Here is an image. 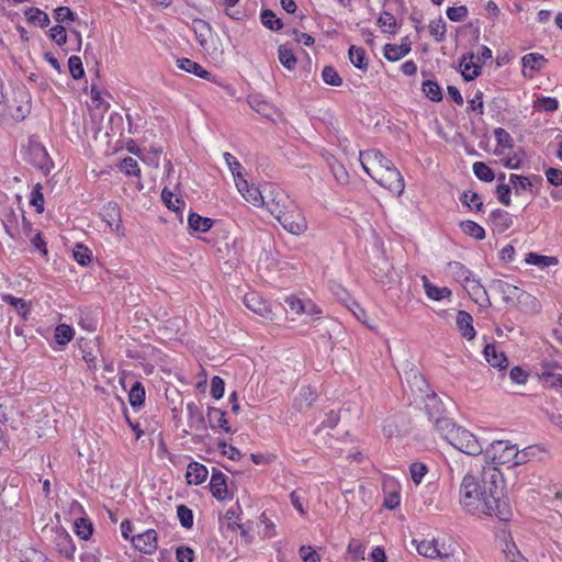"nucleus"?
Masks as SVG:
<instances>
[{"label": "nucleus", "instance_id": "nucleus-15", "mask_svg": "<svg viewBox=\"0 0 562 562\" xmlns=\"http://www.w3.org/2000/svg\"><path fill=\"white\" fill-rule=\"evenodd\" d=\"M548 63V59L538 53H529L526 54L521 58V65L524 67L522 74L525 77H532V74L536 71H540L546 64Z\"/></svg>", "mask_w": 562, "mask_h": 562}, {"label": "nucleus", "instance_id": "nucleus-27", "mask_svg": "<svg viewBox=\"0 0 562 562\" xmlns=\"http://www.w3.org/2000/svg\"><path fill=\"white\" fill-rule=\"evenodd\" d=\"M473 59H474L473 54L469 55V60L465 56L461 59L460 68H461L462 77L465 81H471V80L475 79L476 77H479L481 74V66L479 64L474 63Z\"/></svg>", "mask_w": 562, "mask_h": 562}, {"label": "nucleus", "instance_id": "nucleus-30", "mask_svg": "<svg viewBox=\"0 0 562 562\" xmlns=\"http://www.w3.org/2000/svg\"><path fill=\"white\" fill-rule=\"evenodd\" d=\"M30 104L29 102H23L22 104H19V105H5L3 104V108L1 109V111L4 113L3 115H1L0 117H11L15 121H21L23 119L26 117V115L30 113Z\"/></svg>", "mask_w": 562, "mask_h": 562}, {"label": "nucleus", "instance_id": "nucleus-8", "mask_svg": "<svg viewBox=\"0 0 562 562\" xmlns=\"http://www.w3.org/2000/svg\"><path fill=\"white\" fill-rule=\"evenodd\" d=\"M360 164L371 178L375 177L389 162L390 159L383 156L378 149H369L359 153Z\"/></svg>", "mask_w": 562, "mask_h": 562}, {"label": "nucleus", "instance_id": "nucleus-32", "mask_svg": "<svg viewBox=\"0 0 562 562\" xmlns=\"http://www.w3.org/2000/svg\"><path fill=\"white\" fill-rule=\"evenodd\" d=\"M411 52V45L407 43L401 45L386 44L384 46V57L390 61H396Z\"/></svg>", "mask_w": 562, "mask_h": 562}, {"label": "nucleus", "instance_id": "nucleus-21", "mask_svg": "<svg viewBox=\"0 0 562 562\" xmlns=\"http://www.w3.org/2000/svg\"><path fill=\"white\" fill-rule=\"evenodd\" d=\"M248 104L254 111L267 119H272L277 114L274 105L259 95H250L248 98Z\"/></svg>", "mask_w": 562, "mask_h": 562}, {"label": "nucleus", "instance_id": "nucleus-4", "mask_svg": "<svg viewBox=\"0 0 562 562\" xmlns=\"http://www.w3.org/2000/svg\"><path fill=\"white\" fill-rule=\"evenodd\" d=\"M448 442L459 451L470 456H479L483 450L476 437L460 426L450 434Z\"/></svg>", "mask_w": 562, "mask_h": 562}, {"label": "nucleus", "instance_id": "nucleus-63", "mask_svg": "<svg viewBox=\"0 0 562 562\" xmlns=\"http://www.w3.org/2000/svg\"><path fill=\"white\" fill-rule=\"evenodd\" d=\"M348 553L351 554V557L355 560H363L364 553H366V547L361 541H359L357 539H352V540H350V542L348 544Z\"/></svg>", "mask_w": 562, "mask_h": 562}, {"label": "nucleus", "instance_id": "nucleus-12", "mask_svg": "<svg viewBox=\"0 0 562 562\" xmlns=\"http://www.w3.org/2000/svg\"><path fill=\"white\" fill-rule=\"evenodd\" d=\"M131 541L142 553L153 554L157 550V532L154 529L133 536Z\"/></svg>", "mask_w": 562, "mask_h": 562}, {"label": "nucleus", "instance_id": "nucleus-11", "mask_svg": "<svg viewBox=\"0 0 562 562\" xmlns=\"http://www.w3.org/2000/svg\"><path fill=\"white\" fill-rule=\"evenodd\" d=\"M235 186L241 196L254 206H263L265 195L255 184L249 183L245 177L237 178Z\"/></svg>", "mask_w": 562, "mask_h": 562}, {"label": "nucleus", "instance_id": "nucleus-18", "mask_svg": "<svg viewBox=\"0 0 562 562\" xmlns=\"http://www.w3.org/2000/svg\"><path fill=\"white\" fill-rule=\"evenodd\" d=\"M192 30L195 34V38L200 46L204 50H210L209 40L212 37V27L211 25L201 19H195L192 21Z\"/></svg>", "mask_w": 562, "mask_h": 562}, {"label": "nucleus", "instance_id": "nucleus-29", "mask_svg": "<svg viewBox=\"0 0 562 562\" xmlns=\"http://www.w3.org/2000/svg\"><path fill=\"white\" fill-rule=\"evenodd\" d=\"M188 224L194 232L205 233L212 228L213 220L191 212L188 216Z\"/></svg>", "mask_w": 562, "mask_h": 562}, {"label": "nucleus", "instance_id": "nucleus-33", "mask_svg": "<svg viewBox=\"0 0 562 562\" xmlns=\"http://www.w3.org/2000/svg\"><path fill=\"white\" fill-rule=\"evenodd\" d=\"M449 270L454 276V278L463 283V285H467L471 280H474V276L472 271H470L465 266H463L461 262L458 261H451L448 265Z\"/></svg>", "mask_w": 562, "mask_h": 562}, {"label": "nucleus", "instance_id": "nucleus-14", "mask_svg": "<svg viewBox=\"0 0 562 562\" xmlns=\"http://www.w3.org/2000/svg\"><path fill=\"white\" fill-rule=\"evenodd\" d=\"M54 543L60 555L65 557L68 560L74 559L76 547L72 542L71 536L67 531L63 529L56 530Z\"/></svg>", "mask_w": 562, "mask_h": 562}, {"label": "nucleus", "instance_id": "nucleus-7", "mask_svg": "<svg viewBox=\"0 0 562 562\" xmlns=\"http://www.w3.org/2000/svg\"><path fill=\"white\" fill-rule=\"evenodd\" d=\"M0 423L14 430L23 425V414L12 397H0Z\"/></svg>", "mask_w": 562, "mask_h": 562}, {"label": "nucleus", "instance_id": "nucleus-58", "mask_svg": "<svg viewBox=\"0 0 562 562\" xmlns=\"http://www.w3.org/2000/svg\"><path fill=\"white\" fill-rule=\"evenodd\" d=\"M68 68H69V72L74 79H80L85 75L82 61H81L80 57H78V56H71L68 59Z\"/></svg>", "mask_w": 562, "mask_h": 562}, {"label": "nucleus", "instance_id": "nucleus-9", "mask_svg": "<svg viewBox=\"0 0 562 562\" xmlns=\"http://www.w3.org/2000/svg\"><path fill=\"white\" fill-rule=\"evenodd\" d=\"M498 290L503 293V297L506 302L518 301L519 303H526L530 305L533 311H538V300L533 295L520 290L519 288L510 283L499 281Z\"/></svg>", "mask_w": 562, "mask_h": 562}, {"label": "nucleus", "instance_id": "nucleus-50", "mask_svg": "<svg viewBox=\"0 0 562 562\" xmlns=\"http://www.w3.org/2000/svg\"><path fill=\"white\" fill-rule=\"evenodd\" d=\"M74 259L81 266H87L91 261V250L82 244H77L72 251Z\"/></svg>", "mask_w": 562, "mask_h": 562}, {"label": "nucleus", "instance_id": "nucleus-52", "mask_svg": "<svg viewBox=\"0 0 562 562\" xmlns=\"http://www.w3.org/2000/svg\"><path fill=\"white\" fill-rule=\"evenodd\" d=\"M2 301L13 306L23 317H25L29 313L27 303L25 300L15 297L11 294H5L2 296Z\"/></svg>", "mask_w": 562, "mask_h": 562}, {"label": "nucleus", "instance_id": "nucleus-31", "mask_svg": "<svg viewBox=\"0 0 562 562\" xmlns=\"http://www.w3.org/2000/svg\"><path fill=\"white\" fill-rule=\"evenodd\" d=\"M187 411L189 414V426L194 430H205V420L198 406L192 402L188 403Z\"/></svg>", "mask_w": 562, "mask_h": 562}, {"label": "nucleus", "instance_id": "nucleus-16", "mask_svg": "<svg viewBox=\"0 0 562 562\" xmlns=\"http://www.w3.org/2000/svg\"><path fill=\"white\" fill-rule=\"evenodd\" d=\"M226 479L227 477L223 472L213 469L210 481V490L212 492V495L218 501H224L225 498H227L228 491Z\"/></svg>", "mask_w": 562, "mask_h": 562}, {"label": "nucleus", "instance_id": "nucleus-17", "mask_svg": "<svg viewBox=\"0 0 562 562\" xmlns=\"http://www.w3.org/2000/svg\"><path fill=\"white\" fill-rule=\"evenodd\" d=\"M316 397L317 394L311 386H303L294 397L293 408L297 412H304L313 405Z\"/></svg>", "mask_w": 562, "mask_h": 562}, {"label": "nucleus", "instance_id": "nucleus-2", "mask_svg": "<svg viewBox=\"0 0 562 562\" xmlns=\"http://www.w3.org/2000/svg\"><path fill=\"white\" fill-rule=\"evenodd\" d=\"M517 446L507 440H495L485 451V457L494 464L516 467Z\"/></svg>", "mask_w": 562, "mask_h": 562}, {"label": "nucleus", "instance_id": "nucleus-48", "mask_svg": "<svg viewBox=\"0 0 562 562\" xmlns=\"http://www.w3.org/2000/svg\"><path fill=\"white\" fill-rule=\"evenodd\" d=\"M474 175L484 182H491L495 178L494 171L484 162L476 161L473 164Z\"/></svg>", "mask_w": 562, "mask_h": 562}, {"label": "nucleus", "instance_id": "nucleus-46", "mask_svg": "<svg viewBox=\"0 0 562 562\" xmlns=\"http://www.w3.org/2000/svg\"><path fill=\"white\" fill-rule=\"evenodd\" d=\"M128 401L131 406L138 407L145 401V389L140 382H135L130 390Z\"/></svg>", "mask_w": 562, "mask_h": 562}, {"label": "nucleus", "instance_id": "nucleus-55", "mask_svg": "<svg viewBox=\"0 0 562 562\" xmlns=\"http://www.w3.org/2000/svg\"><path fill=\"white\" fill-rule=\"evenodd\" d=\"M177 516L182 527L190 529L193 526V513L186 505L177 507Z\"/></svg>", "mask_w": 562, "mask_h": 562}, {"label": "nucleus", "instance_id": "nucleus-54", "mask_svg": "<svg viewBox=\"0 0 562 562\" xmlns=\"http://www.w3.org/2000/svg\"><path fill=\"white\" fill-rule=\"evenodd\" d=\"M495 140L498 146L503 148H512L514 146V139L512 135L503 127L494 130Z\"/></svg>", "mask_w": 562, "mask_h": 562}, {"label": "nucleus", "instance_id": "nucleus-37", "mask_svg": "<svg viewBox=\"0 0 562 562\" xmlns=\"http://www.w3.org/2000/svg\"><path fill=\"white\" fill-rule=\"evenodd\" d=\"M278 57L280 63L288 70H294L297 64V59L293 54L292 49L286 45H281L278 49Z\"/></svg>", "mask_w": 562, "mask_h": 562}, {"label": "nucleus", "instance_id": "nucleus-19", "mask_svg": "<svg viewBox=\"0 0 562 562\" xmlns=\"http://www.w3.org/2000/svg\"><path fill=\"white\" fill-rule=\"evenodd\" d=\"M209 424L212 429H221L227 434L232 432L226 413L221 408L209 407L207 409Z\"/></svg>", "mask_w": 562, "mask_h": 562}, {"label": "nucleus", "instance_id": "nucleus-60", "mask_svg": "<svg viewBox=\"0 0 562 562\" xmlns=\"http://www.w3.org/2000/svg\"><path fill=\"white\" fill-rule=\"evenodd\" d=\"M76 533L83 540L89 539L92 533V525L85 518L75 521Z\"/></svg>", "mask_w": 562, "mask_h": 562}, {"label": "nucleus", "instance_id": "nucleus-5", "mask_svg": "<svg viewBox=\"0 0 562 562\" xmlns=\"http://www.w3.org/2000/svg\"><path fill=\"white\" fill-rule=\"evenodd\" d=\"M372 179L396 196H400L405 189L404 179L392 161Z\"/></svg>", "mask_w": 562, "mask_h": 562}, {"label": "nucleus", "instance_id": "nucleus-51", "mask_svg": "<svg viewBox=\"0 0 562 562\" xmlns=\"http://www.w3.org/2000/svg\"><path fill=\"white\" fill-rule=\"evenodd\" d=\"M261 22L266 27L272 31H278L283 26L281 20L277 18L271 10H263L261 12Z\"/></svg>", "mask_w": 562, "mask_h": 562}, {"label": "nucleus", "instance_id": "nucleus-34", "mask_svg": "<svg viewBox=\"0 0 562 562\" xmlns=\"http://www.w3.org/2000/svg\"><path fill=\"white\" fill-rule=\"evenodd\" d=\"M423 283L426 295L434 301H441L451 295V291L448 288L436 286L426 277H423Z\"/></svg>", "mask_w": 562, "mask_h": 562}, {"label": "nucleus", "instance_id": "nucleus-43", "mask_svg": "<svg viewBox=\"0 0 562 562\" xmlns=\"http://www.w3.org/2000/svg\"><path fill=\"white\" fill-rule=\"evenodd\" d=\"M435 426L441 437L447 441L450 439V434H452L453 430L459 427L450 418L447 417L437 418Z\"/></svg>", "mask_w": 562, "mask_h": 562}, {"label": "nucleus", "instance_id": "nucleus-44", "mask_svg": "<svg viewBox=\"0 0 562 562\" xmlns=\"http://www.w3.org/2000/svg\"><path fill=\"white\" fill-rule=\"evenodd\" d=\"M423 92L427 98H429L434 102H439L442 100L441 88L436 81L426 80L423 82L422 87Z\"/></svg>", "mask_w": 562, "mask_h": 562}, {"label": "nucleus", "instance_id": "nucleus-47", "mask_svg": "<svg viewBox=\"0 0 562 562\" xmlns=\"http://www.w3.org/2000/svg\"><path fill=\"white\" fill-rule=\"evenodd\" d=\"M539 452H541V449L539 446H529V447L524 448L522 450L517 449L516 467L529 462Z\"/></svg>", "mask_w": 562, "mask_h": 562}, {"label": "nucleus", "instance_id": "nucleus-22", "mask_svg": "<svg viewBox=\"0 0 562 562\" xmlns=\"http://www.w3.org/2000/svg\"><path fill=\"white\" fill-rule=\"evenodd\" d=\"M244 303L248 310L252 311L254 313H256L258 315L265 316V315L269 314V312H270V308H269L267 302L259 294H257L255 292L247 293L244 296Z\"/></svg>", "mask_w": 562, "mask_h": 562}, {"label": "nucleus", "instance_id": "nucleus-24", "mask_svg": "<svg viewBox=\"0 0 562 562\" xmlns=\"http://www.w3.org/2000/svg\"><path fill=\"white\" fill-rule=\"evenodd\" d=\"M467 291L469 292L472 300L481 306H487L491 304L490 297L487 295L484 286L476 280H471L467 285H464Z\"/></svg>", "mask_w": 562, "mask_h": 562}, {"label": "nucleus", "instance_id": "nucleus-57", "mask_svg": "<svg viewBox=\"0 0 562 562\" xmlns=\"http://www.w3.org/2000/svg\"><path fill=\"white\" fill-rule=\"evenodd\" d=\"M329 168H330L331 173L334 175L335 179L340 184L348 183L349 175H348L346 168L341 164H339L337 161H331V162H329Z\"/></svg>", "mask_w": 562, "mask_h": 562}, {"label": "nucleus", "instance_id": "nucleus-62", "mask_svg": "<svg viewBox=\"0 0 562 562\" xmlns=\"http://www.w3.org/2000/svg\"><path fill=\"white\" fill-rule=\"evenodd\" d=\"M121 169L127 176H136L139 177L140 169L138 167L137 161L132 157H125L121 162Z\"/></svg>", "mask_w": 562, "mask_h": 562}, {"label": "nucleus", "instance_id": "nucleus-35", "mask_svg": "<svg viewBox=\"0 0 562 562\" xmlns=\"http://www.w3.org/2000/svg\"><path fill=\"white\" fill-rule=\"evenodd\" d=\"M350 63L360 70H367L368 68V58L364 48L358 46H350L349 52Z\"/></svg>", "mask_w": 562, "mask_h": 562}, {"label": "nucleus", "instance_id": "nucleus-25", "mask_svg": "<svg viewBox=\"0 0 562 562\" xmlns=\"http://www.w3.org/2000/svg\"><path fill=\"white\" fill-rule=\"evenodd\" d=\"M490 221H491L493 228L499 234L507 231L513 224L510 214L508 212H506L504 210H499V209L493 211L490 214Z\"/></svg>", "mask_w": 562, "mask_h": 562}, {"label": "nucleus", "instance_id": "nucleus-26", "mask_svg": "<svg viewBox=\"0 0 562 562\" xmlns=\"http://www.w3.org/2000/svg\"><path fill=\"white\" fill-rule=\"evenodd\" d=\"M473 318L465 311H459L457 315V326L461 331L462 336L467 339H473L475 337V330L473 328Z\"/></svg>", "mask_w": 562, "mask_h": 562}, {"label": "nucleus", "instance_id": "nucleus-28", "mask_svg": "<svg viewBox=\"0 0 562 562\" xmlns=\"http://www.w3.org/2000/svg\"><path fill=\"white\" fill-rule=\"evenodd\" d=\"M177 65L180 69L187 72L194 74L195 76L206 80H211V72L205 70L200 64H198L194 60H191L189 58H180L177 60Z\"/></svg>", "mask_w": 562, "mask_h": 562}, {"label": "nucleus", "instance_id": "nucleus-61", "mask_svg": "<svg viewBox=\"0 0 562 562\" xmlns=\"http://www.w3.org/2000/svg\"><path fill=\"white\" fill-rule=\"evenodd\" d=\"M74 330L68 325H59L56 328L55 337L56 341L60 345H65L72 339Z\"/></svg>", "mask_w": 562, "mask_h": 562}, {"label": "nucleus", "instance_id": "nucleus-41", "mask_svg": "<svg viewBox=\"0 0 562 562\" xmlns=\"http://www.w3.org/2000/svg\"><path fill=\"white\" fill-rule=\"evenodd\" d=\"M461 229L465 235H469L476 240H482L485 238V231L482 226L473 221H464L461 223Z\"/></svg>", "mask_w": 562, "mask_h": 562}, {"label": "nucleus", "instance_id": "nucleus-23", "mask_svg": "<svg viewBox=\"0 0 562 562\" xmlns=\"http://www.w3.org/2000/svg\"><path fill=\"white\" fill-rule=\"evenodd\" d=\"M209 475L206 467L199 462H190L187 469L186 477L189 484H202Z\"/></svg>", "mask_w": 562, "mask_h": 562}, {"label": "nucleus", "instance_id": "nucleus-38", "mask_svg": "<svg viewBox=\"0 0 562 562\" xmlns=\"http://www.w3.org/2000/svg\"><path fill=\"white\" fill-rule=\"evenodd\" d=\"M413 544H415L417 552L420 555L426 558L435 559L437 558V540H423L420 542L413 540Z\"/></svg>", "mask_w": 562, "mask_h": 562}, {"label": "nucleus", "instance_id": "nucleus-1", "mask_svg": "<svg viewBox=\"0 0 562 562\" xmlns=\"http://www.w3.org/2000/svg\"><path fill=\"white\" fill-rule=\"evenodd\" d=\"M496 468L484 471L481 479L473 474L464 475L460 485V503L472 515L495 516L508 521L513 516L512 507L504 497V488L498 484Z\"/></svg>", "mask_w": 562, "mask_h": 562}, {"label": "nucleus", "instance_id": "nucleus-13", "mask_svg": "<svg viewBox=\"0 0 562 562\" xmlns=\"http://www.w3.org/2000/svg\"><path fill=\"white\" fill-rule=\"evenodd\" d=\"M101 218L113 232H119L121 228V210L116 202L110 201L104 204L100 211Z\"/></svg>", "mask_w": 562, "mask_h": 562}, {"label": "nucleus", "instance_id": "nucleus-49", "mask_svg": "<svg viewBox=\"0 0 562 562\" xmlns=\"http://www.w3.org/2000/svg\"><path fill=\"white\" fill-rule=\"evenodd\" d=\"M509 182L513 184L516 194L531 190L532 187L529 178L514 173L509 176Z\"/></svg>", "mask_w": 562, "mask_h": 562}, {"label": "nucleus", "instance_id": "nucleus-45", "mask_svg": "<svg viewBox=\"0 0 562 562\" xmlns=\"http://www.w3.org/2000/svg\"><path fill=\"white\" fill-rule=\"evenodd\" d=\"M429 33L436 42H442L446 38V22L442 18L430 21Z\"/></svg>", "mask_w": 562, "mask_h": 562}, {"label": "nucleus", "instance_id": "nucleus-56", "mask_svg": "<svg viewBox=\"0 0 562 562\" xmlns=\"http://www.w3.org/2000/svg\"><path fill=\"white\" fill-rule=\"evenodd\" d=\"M224 159L234 177V181H236L237 178L240 179L244 177V175H243L244 168H243L241 164L232 154L225 153Z\"/></svg>", "mask_w": 562, "mask_h": 562}, {"label": "nucleus", "instance_id": "nucleus-40", "mask_svg": "<svg viewBox=\"0 0 562 562\" xmlns=\"http://www.w3.org/2000/svg\"><path fill=\"white\" fill-rule=\"evenodd\" d=\"M458 549H459L458 543L452 541L451 539H448V541L442 540V542H439V540H437L436 554H437V558H439V559H447V558L454 555V553L458 551Z\"/></svg>", "mask_w": 562, "mask_h": 562}, {"label": "nucleus", "instance_id": "nucleus-53", "mask_svg": "<svg viewBox=\"0 0 562 562\" xmlns=\"http://www.w3.org/2000/svg\"><path fill=\"white\" fill-rule=\"evenodd\" d=\"M322 78L329 86L338 87L342 83L341 77L333 66L324 67Z\"/></svg>", "mask_w": 562, "mask_h": 562}, {"label": "nucleus", "instance_id": "nucleus-59", "mask_svg": "<svg viewBox=\"0 0 562 562\" xmlns=\"http://www.w3.org/2000/svg\"><path fill=\"white\" fill-rule=\"evenodd\" d=\"M462 202L470 209H474L477 212L481 211L483 206L480 195L472 191L463 192Z\"/></svg>", "mask_w": 562, "mask_h": 562}, {"label": "nucleus", "instance_id": "nucleus-3", "mask_svg": "<svg viewBox=\"0 0 562 562\" xmlns=\"http://www.w3.org/2000/svg\"><path fill=\"white\" fill-rule=\"evenodd\" d=\"M277 221L286 232L293 235H302L307 229L305 215L295 202L289 205L285 212L279 215Z\"/></svg>", "mask_w": 562, "mask_h": 562}, {"label": "nucleus", "instance_id": "nucleus-64", "mask_svg": "<svg viewBox=\"0 0 562 562\" xmlns=\"http://www.w3.org/2000/svg\"><path fill=\"white\" fill-rule=\"evenodd\" d=\"M506 562H528L517 550L514 543L506 544L503 551Z\"/></svg>", "mask_w": 562, "mask_h": 562}, {"label": "nucleus", "instance_id": "nucleus-6", "mask_svg": "<svg viewBox=\"0 0 562 562\" xmlns=\"http://www.w3.org/2000/svg\"><path fill=\"white\" fill-rule=\"evenodd\" d=\"M265 192L263 205L267 206L268 211L276 220L294 202L283 190L273 186H269L268 191L265 190Z\"/></svg>", "mask_w": 562, "mask_h": 562}, {"label": "nucleus", "instance_id": "nucleus-20", "mask_svg": "<svg viewBox=\"0 0 562 562\" xmlns=\"http://www.w3.org/2000/svg\"><path fill=\"white\" fill-rule=\"evenodd\" d=\"M485 360L494 368L501 370L506 369L508 366L507 357L503 351H498L495 345H486L483 350Z\"/></svg>", "mask_w": 562, "mask_h": 562}, {"label": "nucleus", "instance_id": "nucleus-36", "mask_svg": "<svg viewBox=\"0 0 562 562\" xmlns=\"http://www.w3.org/2000/svg\"><path fill=\"white\" fill-rule=\"evenodd\" d=\"M24 14L26 16L27 22L34 25H37L40 27H46L49 25L50 20L48 14L38 8H29L27 10H25Z\"/></svg>", "mask_w": 562, "mask_h": 562}, {"label": "nucleus", "instance_id": "nucleus-10", "mask_svg": "<svg viewBox=\"0 0 562 562\" xmlns=\"http://www.w3.org/2000/svg\"><path fill=\"white\" fill-rule=\"evenodd\" d=\"M284 303L288 307H285L288 313H291L292 316H306L304 322H308L313 319V315L321 314V310L310 300L302 301L295 296H286Z\"/></svg>", "mask_w": 562, "mask_h": 562}, {"label": "nucleus", "instance_id": "nucleus-42", "mask_svg": "<svg viewBox=\"0 0 562 562\" xmlns=\"http://www.w3.org/2000/svg\"><path fill=\"white\" fill-rule=\"evenodd\" d=\"M526 262L528 265L538 266L540 268H546L550 266H554L558 263V259L552 256H542L535 252H530L526 257Z\"/></svg>", "mask_w": 562, "mask_h": 562}, {"label": "nucleus", "instance_id": "nucleus-39", "mask_svg": "<svg viewBox=\"0 0 562 562\" xmlns=\"http://www.w3.org/2000/svg\"><path fill=\"white\" fill-rule=\"evenodd\" d=\"M378 25L384 33L395 34L397 30V22L394 15L390 12H382L378 19Z\"/></svg>", "mask_w": 562, "mask_h": 562}]
</instances>
